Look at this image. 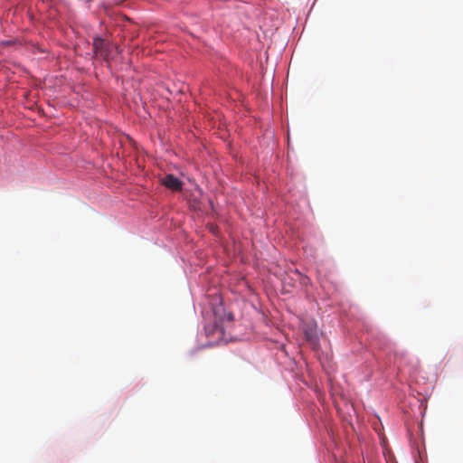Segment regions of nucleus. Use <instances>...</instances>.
Here are the masks:
<instances>
[{
    "label": "nucleus",
    "instance_id": "nucleus-2",
    "mask_svg": "<svg viewBox=\"0 0 463 463\" xmlns=\"http://www.w3.org/2000/svg\"><path fill=\"white\" fill-rule=\"evenodd\" d=\"M162 184L173 191H181L183 186L182 182L173 175H166L162 179Z\"/></svg>",
    "mask_w": 463,
    "mask_h": 463
},
{
    "label": "nucleus",
    "instance_id": "nucleus-3",
    "mask_svg": "<svg viewBox=\"0 0 463 463\" xmlns=\"http://www.w3.org/2000/svg\"><path fill=\"white\" fill-rule=\"evenodd\" d=\"M306 337L309 342L315 343L317 341L316 333L312 331H306Z\"/></svg>",
    "mask_w": 463,
    "mask_h": 463
},
{
    "label": "nucleus",
    "instance_id": "nucleus-1",
    "mask_svg": "<svg viewBox=\"0 0 463 463\" xmlns=\"http://www.w3.org/2000/svg\"><path fill=\"white\" fill-rule=\"evenodd\" d=\"M113 46L109 42L97 37L93 41V50L96 55L101 57L104 60H109L111 55Z\"/></svg>",
    "mask_w": 463,
    "mask_h": 463
}]
</instances>
